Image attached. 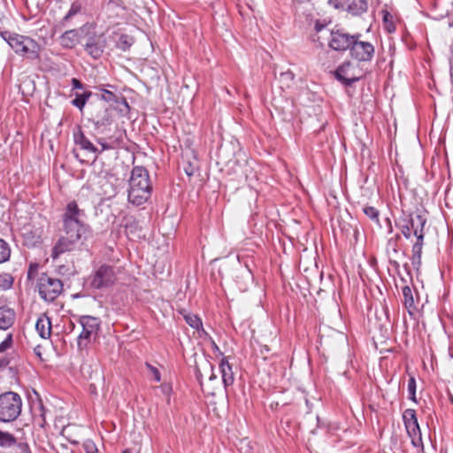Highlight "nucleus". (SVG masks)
I'll return each mask as SVG.
<instances>
[{
  "label": "nucleus",
  "instance_id": "obj_59",
  "mask_svg": "<svg viewBox=\"0 0 453 453\" xmlns=\"http://www.w3.org/2000/svg\"><path fill=\"white\" fill-rule=\"evenodd\" d=\"M321 28H322V26L320 27V26H319V25H316V29H317L318 31H319Z\"/></svg>",
  "mask_w": 453,
  "mask_h": 453
},
{
  "label": "nucleus",
  "instance_id": "obj_52",
  "mask_svg": "<svg viewBox=\"0 0 453 453\" xmlns=\"http://www.w3.org/2000/svg\"><path fill=\"white\" fill-rule=\"evenodd\" d=\"M386 221H387V223H388V233H392V231H393V227H392V224H391L390 219H386Z\"/></svg>",
  "mask_w": 453,
  "mask_h": 453
},
{
  "label": "nucleus",
  "instance_id": "obj_30",
  "mask_svg": "<svg viewBox=\"0 0 453 453\" xmlns=\"http://www.w3.org/2000/svg\"><path fill=\"white\" fill-rule=\"evenodd\" d=\"M363 212L377 226L380 227V211L373 206H365Z\"/></svg>",
  "mask_w": 453,
  "mask_h": 453
},
{
  "label": "nucleus",
  "instance_id": "obj_56",
  "mask_svg": "<svg viewBox=\"0 0 453 453\" xmlns=\"http://www.w3.org/2000/svg\"><path fill=\"white\" fill-rule=\"evenodd\" d=\"M391 239H395V242L398 243V241L401 239V235L399 234H396L395 237H392Z\"/></svg>",
  "mask_w": 453,
  "mask_h": 453
},
{
  "label": "nucleus",
  "instance_id": "obj_61",
  "mask_svg": "<svg viewBox=\"0 0 453 453\" xmlns=\"http://www.w3.org/2000/svg\"><path fill=\"white\" fill-rule=\"evenodd\" d=\"M373 345H374L375 349H377L376 342H373Z\"/></svg>",
  "mask_w": 453,
  "mask_h": 453
},
{
  "label": "nucleus",
  "instance_id": "obj_40",
  "mask_svg": "<svg viewBox=\"0 0 453 453\" xmlns=\"http://www.w3.org/2000/svg\"><path fill=\"white\" fill-rule=\"evenodd\" d=\"M71 84L73 87V89H84L85 85L77 78H73L71 80Z\"/></svg>",
  "mask_w": 453,
  "mask_h": 453
},
{
  "label": "nucleus",
  "instance_id": "obj_25",
  "mask_svg": "<svg viewBox=\"0 0 453 453\" xmlns=\"http://www.w3.org/2000/svg\"><path fill=\"white\" fill-rule=\"evenodd\" d=\"M35 329L42 339H47L50 336L51 324L48 318L38 319L35 324Z\"/></svg>",
  "mask_w": 453,
  "mask_h": 453
},
{
  "label": "nucleus",
  "instance_id": "obj_50",
  "mask_svg": "<svg viewBox=\"0 0 453 453\" xmlns=\"http://www.w3.org/2000/svg\"><path fill=\"white\" fill-rule=\"evenodd\" d=\"M9 364V360L6 358H3L0 360V366H6Z\"/></svg>",
  "mask_w": 453,
  "mask_h": 453
},
{
  "label": "nucleus",
  "instance_id": "obj_8",
  "mask_svg": "<svg viewBox=\"0 0 453 453\" xmlns=\"http://www.w3.org/2000/svg\"><path fill=\"white\" fill-rule=\"evenodd\" d=\"M116 280L114 268L109 265H102L91 276L90 287L102 289L111 286Z\"/></svg>",
  "mask_w": 453,
  "mask_h": 453
},
{
  "label": "nucleus",
  "instance_id": "obj_18",
  "mask_svg": "<svg viewBox=\"0 0 453 453\" xmlns=\"http://www.w3.org/2000/svg\"><path fill=\"white\" fill-rule=\"evenodd\" d=\"M424 230H417L415 231L414 236L416 237V242L412 246V257L411 262L412 265L418 269L421 265V255H422V248L424 244Z\"/></svg>",
  "mask_w": 453,
  "mask_h": 453
},
{
  "label": "nucleus",
  "instance_id": "obj_57",
  "mask_svg": "<svg viewBox=\"0 0 453 453\" xmlns=\"http://www.w3.org/2000/svg\"><path fill=\"white\" fill-rule=\"evenodd\" d=\"M4 340H6V341L12 340V334H7V335L5 336Z\"/></svg>",
  "mask_w": 453,
  "mask_h": 453
},
{
  "label": "nucleus",
  "instance_id": "obj_20",
  "mask_svg": "<svg viewBox=\"0 0 453 453\" xmlns=\"http://www.w3.org/2000/svg\"><path fill=\"white\" fill-rule=\"evenodd\" d=\"M219 369L221 372L222 381L226 388L233 385L234 381V376L232 370V366L228 363L227 357H223L219 362Z\"/></svg>",
  "mask_w": 453,
  "mask_h": 453
},
{
  "label": "nucleus",
  "instance_id": "obj_26",
  "mask_svg": "<svg viewBox=\"0 0 453 453\" xmlns=\"http://www.w3.org/2000/svg\"><path fill=\"white\" fill-rule=\"evenodd\" d=\"M251 349L257 357H260L265 360L273 355L271 353V348L266 344H263L261 342H255V343L251 342Z\"/></svg>",
  "mask_w": 453,
  "mask_h": 453
},
{
  "label": "nucleus",
  "instance_id": "obj_48",
  "mask_svg": "<svg viewBox=\"0 0 453 453\" xmlns=\"http://www.w3.org/2000/svg\"><path fill=\"white\" fill-rule=\"evenodd\" d=\"M449 64H450L449 75H450V80L453 82V56L449 59Z\"/></svg>",
  "mask_w": 453,
  "mask_h": 453
},
{
  "label": "nucleus",
  "instance_id": "obj_34",
  "mask_svg": "<svg viewBox=\"0 0 453 453\" xmlns=\"http://www.w3.org/2000/svg\"><path fill=\"white\" fill-rule=\"evenodd\" d=\"M382 13L385 28L389 33L394 32L395 30V27L393 21V15L388 11H382Z\"/></svg>",
  "mask_w": 453,
  "mask_h": 453
},
{
  "label": "nucleus",
  "instance_id": "obj_39",
  "mask_svg": "<svg viewBox=\"0 0 453 453\" xmlns=\"http://www.w3.org/2000/svg\"><path fill=\"white\" fill-rule=\"evenodd\" d=\"M44 349H45V347H43L42 344L37 345V346L34 349L35 355H36V356H37L41 360H43V359H44L43 356H44V355H45V356L47 355V353L45 352Z\"/></svg>",
  "mask_w": 453,
  "mask_h": 453
},
{
  "label": "nucleus",
  "instance_id": "obj_35",
  "mask_svg": "<svg viewBox=\"0 0 453 453\" xmlns=\"http://www.w3.org/2000/svg\"><path fill=\"white\" fill-rule=\"evenodd\" d=\"M409 398L416 402V380L414 377H411L408 380Z\"/></svg>",
  "mask_w": 453,
  "mask_h": 453
},
{
  "label": "nucleus",
  "instance_id": "obj_43",
  "mask_svg": "<svg viewBox=\"0 0 453 453\" xmlns=\"http://www.w3.org/2000/svg\"><path fill=\"white\" fill-rule=\"evenodd\" d=\"M211 349L216 356L224 357V353L220 350L215 342H211Z\"/></svg>",
  "mask_w": 453,
  "mask_h": 453
},
{
  "label": "nucleus",
  "instance_id": "obj_41",
  "mask_svg": "<svg viewBox=\"0 0 453 453\" xmlns=\"http://www.w3.org/2000/svg\"><path fill=\"white\" fill-rule=\"evenodd\" d=\"M147 366L151 371V372H152V374L154 376L155 380L156 381H160L161 378H160L159 371L156 367H154V366H152V365H150L149 364H147Z\"/></svg>",
  "mask_w": 453,
  "mask_h": 453
},
{
  "label": "nucleus",
  "instance_id": "obj_24",
  "mask_svg": "<svg viewBox=\"0 0 453 453\" xmlns=\"http://www.w3.org/2000/svg\"><path fill=\"white\" fill-rule=\"evenodd\" d=\"M78 35L77 29L65 31L60 37L62 46L66 49L73 48L76 45Z\"/></svg>",
  "mask_w": 453,
  "mask_h": 453
},
{
  "label": "nucleus",
  "instance_id": "obj_46",
  "mask_svg": "<svg viewBox=\"0 0 453 453\" xmlns=\"http://www.w3.org/2000/svg\"><path fill=\"white\" fill-rule=\"evenodd\" d=\"M97 142L102 146V151L103 150H110L111 148V145H109L108 143L103 142L101 139H99Z\"/></svg>",
  "mask_w": 453,
  "mask_h": 453
},
{
  "label": "nucleus",
  "instance_id": "obj_9",
  "mask_svg": "<svg viewBox=\"0 0 453 453\" xmlns=\"http://www.w3.org/2000/svg\"><path fill=\"white\" fill-rule=\"evenodd\" d=\"M403 419L411 444L415 448H423L421 431L418 423L416 411L413 409H407L403 414Z\"/></svg>",
  "mask_w": 453,
  "mask_h": 453
},
{
  "label": "nucleus",
  "instance_id": "obj_16",
  "mask_svg": "<svg viewBox=\"0 0 453 453\" xmlns=\"http://www.w3.org/2000/svg\"><path fill=\"white\" fill-rule=\"evenodd\" d=\"M180 313L183 316L186 323L194 329L193 337L203 338L207 336V332L203 329L202 320L197 315L186 310L180 311Z\"/></svg>",
  "mask_w": 453,
  "mask_h": 453
},
{
  "label": "nucleus",
  "instance_id": "obj_32",
  "mask_svg": "<svg viewBox=\"0 0 453 453\" xmlns=\"http://www.w3.org/2000/svg\"><path fill=\"white\" fill-rule=\"evenodd\" d=\"M11 249L9 244L3 239H0V264L9 260Z\"/></svg>",
  "mask_w": 453,
  "mask_h": 453
},
{
  "label": "nucleus",
  "instance_id": "obj_49",
  "mask_svg": "<svg viewBox=\"0 0 453 453\" xmlns=\"http://www.w3.org/2000/svg\"><path fill=\"white\" fill-rule=\"evenodd\" d=\"M196 375L197 380L202 384V382H201L202 373L198 369H196Z\"/></svg>",
  "mask_w": 453,
  "mask_h": 453
},
{
  "label": "nucleus",
  "instance_id": "obj_22",
  "mask_svg": "<svg viewBox=\"0 0 453 453\" xmlns=\"http://www.w3.org/2000/svg\"><path fill=\"white\" fill-rule=\"evenodd\" d=\"M367 9V0H349L346 7V11L353 16H359L366 12Z\"/></svg>",
  "mask_w": 453,
  "mask_h": 453
},
{
  "label": "nucleus",
  "instance_id": "obj_37",
  "mask_svg": "<svg viewBox=\"0 0 453 453\" xmlns=\"http://www.w3.org/2000/svg\"><path fill=\"white\" fill-rule=\"evenodd\" d=\"M294 78H295V74L290 70H288L287 72H282L280 74V79L281 80V81H285L286 85L288 87L289 86V84L288 82L292 81L294 80Z\"/></svg>",
  "mask_w": 453,
  "mask_h": 453
},
{
  "label": "nucleus",
  "instance_id": "obj_14",
  "mask_svg": "<svg viewBox=\"0 0 453 453\" xmlns=\"http://www.w3.org/2000/svg\"><path fill=\"white\" fill-rule=\"evenodd\" d=\"M81 325L82 326V331L78 336V340H89L91 337H96L100 325V321L97 318L82 316L81 318Z\"/></svg>",
  "mask_w": 453,
  "mask_h": 453
},
{
  "label": "nucleus",
  "instance_id": "obj_38",
  "mask_svg": "<svg viewBox=\"0 0 453 453\" xmlns=\"http://www.w3.org/2000/svg\"><path fill=\"white\" fill-rule=\"evenodd\" d=\"M83 449L86 453H97L96 444L92 441H86L83 443Z\"/></svg>",
  "mask_w": 453,
  "mask_h": 453
},
{
  "label": "nucleus",
  "instance_id": "obj_11",
  "mask_svg": "<svg viewBox=\"0 0 453 453\" xmlns=\"http://www.w3.org/2000/svg\"><path fill=\"white\" fill-rule=\"evenodd\" d=\"M330 35L328 45L335 51L350 50L353 42H356V34L350 35L344 29L332 30Z\"/></svg>",
  "mask_w": 453,
  "mask_h": 453
},
{
  "label": "nucleus",
  "instance_id": "obj_44",
  "mask_svg": "<svg viewBox=\"0 0 453 453\" xmlns=\"http://www.w3.org/2000/svg\"><path fill=\"white\" fill-rule=\"evenodd\" d=\"M37 270V265H30L28 272H27V278L31 279L33 277V273H35Z\"/></svg>",
  "mask_w": 453,
  "mask_h": 453
},
{
  "label": "nucleus",
  "instance_id": "obj_29",
  "mask_svg": "<svg viewBox=\"0 0 453 453\" xmlns=\"http://www.w3.org/2000/svg\"><path fill=\"white\" fill-rule=\"evenodd\" d=\"M134 42V40L132 36L122 34L116 41V47L122 51H127L133 45Z\"/></svg>",
  "mask_w": 453,
  "mask_h": 453
},
{
  "label": "nucleus",
  "instance_id": "obj_15",
  "mask_svg": "<svg viewBox=\"0 0 453 453\" xmlns=\"http://www.w3.org/2000/svg\"><path fill=\"white\" fill-rule=\"evenodd\" d=\"M91 120L97 129L110 126L113 120L112 109L104 104L99 105L98 110L92 115Z\"/></svg>",
  "mask_w": 453,
  "mask_h": 453
},
{
  "label": "nucleus",
  "instance_id": "obj_19",
  "mask_svg": "<svg viewBox=\"0 0 453 453\" xmlns=\"http://www.w3.org/2000/svg\"><path fill=\"white\" fill-rule=\"evenodd\" d=\"M85 12L86 8L83 4V2L81 0H74L71 4L69 11L60 20V26L63 27H66L74 16L78 14H83Z\"/></svg>",
  "mask_w": 453,
  "mask_h": 453
},
{
  "label": "nucleus",
  "instance_id": "obj_21",
  "mask_svg": "<svg viewBox=\"0 0 453 453\" xmlns=\"http://www.w3.org/2000/svg\"><path fill=\"white\" fill-rule=\"evenodd\" d=\"M15 320V312L12 309L0 307V330H6L11 327Z\"/></svg>",
  "mask_w": 453,
  "mask_h": 453
},
{
  "label": "nucleus",
  "instance_id": "obj_7",
  "mask_svg": "<svg viewBox=\"0 0 453 453\" xmlns=\"http://www.w3.org/2000/svg\"><path fill=\"white\" fill-rule=\"evenodd\" d=\"M335 79L345 86H351L363 77V72L357 64L349 60L344 61L334 72Z\"/></svg>",
  "mask_w": 453,
  "mask_h": 453
},
{
  "label": "nucleus",
  "instance_id": "obj_27",
  "mask_svg": "<svg viewBox=\"0 0 453 453\" xmlns=\"http://www.w3.org/2000/svg\"><path fill=\"white\" fill-rule=\"evenodd\" d=\"M92 95V92L89 90H85L83 93L77 92L75 93V97L72 100L71 104L81 111Z\"/></svg>",
  "mask_w": 453,
  "mask_h": 453
},
{
  "label": "nucleus",
  "instance_id": "obj_5",
  "mask_svg": "<svg viewBox=\"0 0 453 453\" xmlns=\"http://www.w3.org/2000/svg\"><path fill=\"white\" fill-rule=\"evenodd\" d=\"M37 288L42 299L53 302L63 292V282L59 279L42 273L38 279Z\"/></svg>",
  "mask_w": 453,
  "mask_h": 453
},
{
  "label": "nucleus",
  "instance_id": "obj_36",
  "mask_svg": "<svg viewBox=\"0 0 453 453\" xmlns=\"http://www.w3.org/2000/svg\"><path fill=\"white\" fill-rule=\"evenodd\" d=\"M387 252L390 256L391 253L394 255L398 254V243L395 239H389L387 243Z\"/></svg>",
  "mask_w": 453,
  "mask_h": 453
},
{
  "label": "nucleus",
  "instance_id": "obj_54",
  "mask_svg": "<svg viewBox=\"0 0 453 453\" xmlns=\"http://www.w3.org/2000/svg\"><path fill=\"white\" fill-rule=\"evenodd\" d=\"M210 368H211V374L210 376V380H212L216 379V375L213 372V367L211 365H210Z\"/></svg>",
  "mask_w": 453,
  "mask_h": 453
},
{
  "label": "nucleus",
  "instance_id": "obj_58",
  "mask_svg": "<svg viewBox=\"0 0 453 453\" xmlns=\"http://www.w3.org/2000/svg\"><path fill=\"white\" fill-rule=\"evenodd\" d=\"M81 343H82V342H81V341H78V342H77V344H78V348H79V349H81Z\"/></svg>",
  "mask_w": 453,
  "mask_h": 453
},
{
  "label": "nucleus",
  "instance_id": "obj_33",
  "mask_svg": "<svg viewBox=\"0 0 453 453\" xmlns=\"http://www.w3.org/2000/svg\"><path fill=\"white\" fill-rule=\"evenodd\" d=\"M14 279L9 273H2L0 274V289L7 290L12 287Z\"/></svg>",
  "mask_w": 453,
  "mask_h": 453
},
{
  "label": "nucleus",
  "instance_id": "obj_1",
  "mask_svg": "<svg viewBox=\"0 0 453 453\" xmlns=\"http://www.w3.org/2000/svg\"><path fill=\"white\" fill-rule=\"evenodd\" d=\"M84 211L81 210L75 201L68 203L62 214V232L51 250V257L57 259L64 253L74 250L92 236L91 227L82 218Z\"/></svg>",
  "mask_w": 453,
  "mask_h": 453
},
{
  "label": "nucleus",
  "instance_id": "obj_2",
  "mask_svg": "<svg viewBox=\"0 0 453 453\" xmlns=\"http://www.w3.org/2000/svg\"><path fill=\"white\" fill-rule=\"evenodd\" d=\"M128 182V202L135 206L145 203L152 194V184L148 170L143 166H134Z\"/></svg>",
  "mask_w": 453,
  "mask_h": 453
},
{
  "label": "nucleus",
  "instance_id": "obj_47",
  "mask_svg": "<svg viewBox=\"0 0 453 453\" xmlns=\"http://www.w3.org/2000/svg\"><path fill=\"white\" fill-rule=\"evenodd\" d=\"M184 171L187 173V175H188V176H192L194 174V168L192 167V165L190 164L188 165V167L184 168Z\"/></svg>",
  "mask_w": 453,
  "mask_h": 453
},
{
  "label": "nucleus",
  "instance_id": "obj_42",
  "mask_svg": "<svg viewBox=\"0 0 453 453\" xmlns=\"http://www.w3.org/2000/svg\"><path fill=\"white\" fill-rule=\"evenodd\" d=\"M19 453H30L29 446L27 443L19 442L18 443Z\"/></svg>",
  "mask_w": 453,
  "mask_h": 453
},
{
  "label": "nucleus",
  "instance_id": "obj_60",
  "mask_svg": "<svg viewBox=\"0 0 453 453\" xmlns=\"http://www.w3.org/2000/svg\"><path fill=\"white\" fill-rule=\"evenodd\" d=\"M122 453H131L129 449H125Z\"/></svg>",
  "mask_w": 453,
  "mask_h": 453
},
{
  "label": "nucleus",
  "instance_id": "obj_3",
  "mask_svg": "<svg viewBox=\"0 0 453 453\" xmlns=\"http://www.w3.org/2000/svg\"><path fill=\"white\" fill-rule=\"evenodd\" d=\"M0 35L16 54L31 61L40 59L42 47L33 38L10 31H3Z\"/></svg>",
  "mask_w": 453,
  "mask_h": 453
},
{
  "label": "nucleus",
  "instance_id": "obj_28",
  "mask_svg": "<svg viewBox=\"0 0 453 453\" xmlns=\"http://www.w3.org/2000/svg\"><path fill=\"white\" fill-rule=\"evenodd\" d=\"M100 90L102 91V94L98 96L100 97L101 100L108 102V103H116V104H119V101L121 100L125 103V104L127 106H128L127 103L124 97L119 96L116 94H114L112 91H110V90H107L104 88H100Z\"/></svg>",
  "mask_w": 453,
  "mask_h": 453
},
{
  "label": "nucleus",
  "instance_id": "obj_51",
  "mask_svg": "<svg viewBox=\"0 0 453 453\" xmlns=\"http://www.w3.org/2000/svg\"><path fill=\"white\" fill-rule=\"evenodd\" d=\"M449 356L453 358V342H451L450 344L449 345Z\"/></svg>",
  "mask_w": 453,
  "mask_h": 453
},
{
  "label": "nucleus",
  "instance_id": "obj_6",
  "mask_svg": "<svg viewBox=\"0 0 453 453\" xmlns=\"http://www.w3.org/2000/svg\"><path fill=\"white\" fill-rule=\"evenodd\" d=\"M426 224V219L420 214H405L399 218L395 222V226L401 230L403 235L406 239H410L411 234H415L417 230H424V226Z\"/></svg>",
  "mask_w": 453,
  "mask_h": 453
},
{
  "label": "nucleus",
  "instance_id": "obj_17",
  "mask_svg": "<svg viewBox=\"0 0 453 453\" xmlns=\"http://www.w3.org/2000/svg\"><path fill=\"white\" fill-rule=\"evenodd\" d=\"M73 141L81 150L94 154L100 153L101 151L87 138L80 126L77 127L73 132Z\"/></svg>",
  "mask_w": 453,
  "mask_h": 453
},
{
  "label": "nucleus",
  "instance_id": "obj_53",
  "mask_svg": "<svg viewBox=\"0 0 453 453\" xmlns=\"http://www.w3.org/2000/svg\"><path fill=\"white\" fill-rule=\"evenodd\" d=\"M389 263H390L394 267H395V268H398V267H399V264H398V262H396L395 260H392V259H390V260H389Z\"/></svg>",
  "mask_w": 453,
  "mask_h": 453
},
{
  "label": "nucleus",
  "instance_id": "obj_10",
  "mask_svg": "<svg viewBox=\"0 0 453 453\" xmlns=\"http://www.w3.org/2000/svg\"><path fill=\"white\" fill-rule=\"evenodd\" d=\"M361 34H356V42L352 44L349 55L358 62H370L374 56V46L371 42L361 41Z\"/></svg>",
  "mask_w": 453,
  "mask_h": 453
},
{
  "label": "nucleus",
  "instance_id": "obj_23",
  "mask_svg": "<svg viewBox=\"0 0 453 453\" xmlns=\"http://www.w3.org/2000/svg\"><path fill=\"white\" fill-rule=\"evenodd\" d=\"M402 294L403 297V305L408 310V312L411 315H413L414 312L418 311V308L415 303V299L411 288L409 286H404L402 289Z\"/></svg>",
  "mask_w": 453,
  "mask_h": 453
},
{
  "label": "nucleus",
  "instance_id": "obj_13",
  "mask_svg": "<svg viewBox=\"0 0 453 453\" xmlns=\"http://www.w3.org/2000/svg\"><path fill=\"white\" fill-rule=\"evenodd\" d=\"M107 42L104 34L89 36L85 44V50L93 58H99L106 47Z\"/></svg>",
  "mask_w": 453,
  "mask_h": 453
},
{
  "label": "nucleus",
  "instance_id": "obj_31",
  "mask_svg": "<svg viewBox=\"0 0 453 453\" xmlns=\"http://www.w3.org/2000/svg\"><path fill=\"white\" fill-rule=\"evenodd\" d=\"M16 444L15 437L8 433L0 431V446L2 447H11Z\"/></svg>",
  "mask_w": 453,
  "mask_h": 453
},
{
  "label": "nucleus",
  "instance_id": "obj_12",
  "mask_svg": "<svg viewBox=\"0 0 453 453\" xmlns=\"http://www.w3.org/2000/svg\"><path fill=\"white\" fill-rule=\"evenodd\" d=\"M319 340H348L349 338L348 326L342 321L337 325V327L321 324L319 328Z\"/></svg>",
  "mask_w": 453,
  "mask_h": 453
},
{
  "label": "nucleus",
  "instance_id": "obj_4",
  "mask_svg": "<svg viewBox=\"0 0 453 453\" xmlns=\"http://www.w3.org/2000/svg\"><path fill=\"white\" fill-rule=\"evenodd\" d=\"M22 408L21 397L14 392L0 395V421L12 422L20 415Z\"/></svg>",
  "mask_w": 453,
  "mask_h": 453
},
{
  "label": "nucleus",
  "instance_id": "obj_45",
  "mask_svg": "<svg viewBox=\"0 0 453 453\" xmlns=\"http://www.w3.org/2000/svg\"><path fill=\"white\" fill-rule=\"evenodd\" d=\"M12 342H2L0 344V352L4 351L5 349L11 347Z\"/></svg>",
  "mask_w": 453,
  "mask_h": 453
},
{
  "label": "nucleus",
  "instance_id": "obj_55",
  "mask_svg": "<svg viewBox=\"0 0 453 453\" xmlns=\"http://www.w3.org/2000/svg\"><path fill=\"white\" fill-rule=\"evenodd\" d=\"M45 343L48 345V347H49V348H48V349H49V350H50V348H52V349H54V348H55V347L53 346V342H45Z\"/></svg>",
  "mask_w": 453,
  "mask_h": 453
}]
</instances>
